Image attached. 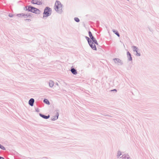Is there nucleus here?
I'll use <instances>...</instances> for the list:
<instances>
[{
	"mask_svg": "<svg viewBox=\"0 0 159 159\" xmlns=\"http://www.w3.org/2000/svg\"><path fill=\"white\" fill-rule=\"evenodd\" d=\"M54 9L57 13H61L63 11V5L60 2L57 1L55 3Z\"/></svg>",
	"mask_w": 159,
	"mask_h": 159,
	"instance_id": "nucleus-1",
	"label": "nucleus"
},
{
	"mask_svg": "<svg viewBox=\"0 0 159 159\" xmlns=\"http://www.w3.org/2000/svg\"><path fill=\"white\" fill-rule=\"evenodd\" d=\"M51 9L48 7L45 8L43 13V16L47 17L50 16L51 14Z\"/></svg>",
	"mask_w": 159,
	"mask_h": 159,
	"instance_id": "nucleus-2",
	"label": "nucleus"
},
{
	"mask_svg": "<svg viewBox=\"0 0 159 159\" xmlns=\"http://www.w3.org/2000/svg\"><path fill=\"white\" fill-rule=\"evenodd\" d=\"M29 11L35 13L36 14H39L40 12V11L36 8L29 6L28 7L27 9Z\"/></svg>",
	"mask_w": 159,
	"mask_h": 159,
	"instance_id": "nucleus-3",
	"label": "nucleus"
},
{
	"mask_svg": "<svg viewBox=\"0 0 159 159\" xmlns=\"http://www.w3.org/2000/svg\"><path fill=\"white\" fill-rule=\"evenodd\" d=\"M89 43L93 49L95 50H97V48L95 45V44H96L94 42H93L92 41H90V42H89Z\"/></svg>",
	"mask_w": 159,
	"mask_h": 159,
	"instance_id": "nucleus-4",
	"label": "nucleus"
},
{
	"mask_svg": "<svg viewBox=\"0 0 159 159\" xmlns=\"http://www.w3.org/2000/svg\"><path fill=\"white\" fill-rule=\"evenodd\" d=\"M31 2L34 4H36L37 5H41L42 4V2L40 0H33Z\"/></svg>",
	"mask_w": 159,
	"mask_h": 159,
	"instance_id": "nucleus-5",
	"label": "nucleus"
},
{
	"mask_svg": "<svg viewBox=\"0 0 159 159\" xmlns=\"http://www.w3.org/2000/svg\"><path fill=\"white\" fill-rule=\"evenodd\" d=\"M34 100L33 98H31L30 99V100L29 101V104L31 105V106H33L34 103Z\"/></svg>",
	"mask_w": 159,
	"mask_h": 159,
	"instance_id": "nucleus-6",
	"label": "nucleus"
},
{
	"mask_svg": "<svg viewBox=\"0 0 159 159\" xmlns=\"http://www.w3.org/2000/svg\"><path fill=\"white\" fill-rule=\"evenodd\" d=\"M17 16L19 17L22 18L23 16H27V15H25L23 13H22L17 14Z\"/></svg>",
	"mask_w": 159,
	"mask_h": 159,
	"instance_id": "nucleus-7",
	"label": "nucleus"
},
{
	"mask_svg": "<svg viewBox=\"0 0 159 159\" xmlns=\"http://www.w3.org/2000/svg\"><path fill=\"white\" fill-rule=\"evenodd\" d=\"M40 115L41 116L46 119H48L50 117V116L49 115L48 116H46L41 114H40Z\"/></svg>",
	"mask_w": 159,
	"mask_h": 159,
	"instance_id": "nucleus-8",
	"label": "nucleus"
},
{
	"mask_svg": "<svg viewBox=\"0 0 159 159\" xmlns=\"http://www.w3.org/2000/svg\"><path fill=\"white\" fill-rule=\"evenodd\" d=\"M127 55L128 56H129V60L130 61H131L132 60V58L131 57V55L130 53L129 52H127Z\"/></svg>",
	"mask_w": 159,
	"mask_h": 159,
	"instance_id": "nucleus-9",
	"label": "nucleus"
},
{
	"mask_svg": "<svg viewBox=\"0 0 159 159\" xmlns=\"http://www.w3.org/2000/svg\"><path fill=\"white\" fill-rule=\"evenodd\" d=\"M71 72L74 74H76L77 73L76 70L74 68L72 69L71 70Z\"/></svg>",
	"mask_w": 159,
	"mask_h": 159,
	"instance_id": "nucleus-10",
	"label": "nucleus"
},
{
	"mask_svg": "<svg viewBox=\"0 0 159 159\" xmlns=\"http://www.w3.org/2000/svg\"><path fill=\"white\" fill-rule=\"evenodd\" d=\"M90 38L92 39V41H93V42H94L97 45L98 44L97 40L96 39H95L94 38V37H92L91 38Z\"/></svg>",
	"mask_w": 159,
	"mask_h": 159,
	"instance_id": "nucleus-11",
	"label": "nucleus"
},
{
	"mask_svg": "<svg viewBox=\"0 0 159 159\" xmlns=\"http://www.w3.org/2000/svg\"><path fill=\"white\" fill-rule=\"evenodd\" d=\"M133 50L134 51H135L136 52H137V51H138V48L135 46L133 47Z\"/></svg>",
	"mask_w": 159,
	"mask_h": 159,
	"instance_id": "nucleus-12",
	"label": "nucleus"
},
{
	"mask_svg": "<svg viewBox=\"0 0 159 159\" xmlns=\"http://www.w3.org/2000/svg\"><path fill=\"white\" fill-rule=\"evenodd\" d=\"M113 31L115 34L116 35H117L119 37L120 36V35L117 31H115V30H113Z\"/></svg>",
	"mask_w": 159,
	"mask_h": 159,
	"instance_id": "nucleus-13",
	"label": "nucleus"
},
{
	"mask_svg": "<svg viewBox=\"0 0 159 159\" xmlns=\"http://www.w3.org/2000/svg\"><path fill=\"white\" fill-rule=\"evenodd\" d=\"M44 102L47 104H49V101H48V100L47 99H45L44 100Z\"/></svg>",
	"mask_w": 159,
	"mask_h": 159,
	"instance_id": "nucleus-14",
	"label": "nucleus"
},
{
	"mask_svg": "<svg viewBox=\"0 0 159 159\" xmlns=\"http://www.w3.org/2000/svg\"><path fill=\"white\" fill-rule=\"evenodd\" d=\"M114 61L115 62H120V59L117 58H115L114 60Z\"/></svg>",
	"mask_w": 159,
	"mask_h": 159,
	"instance_id": "nucleus-15",
	"label": "nucleus"
},
{
	"mask_svg": "<svg viewBox=\"0 0 159 159\" xmlns=\"http://www.w3.org/2000/svg\"><path fill=\"white\" fill-rule=\"evenodd\" d=\"M74 19L77 22H79L80 21V20L77 17H75Z\"/></svg>",
	"mask_w": 159,
	"mask_h": 159,
	"instance_id": "nucleus-16",
	"label": "nucleus"
},
{
	"mask_svg": "<svg viewBox=\"0 0 159 159\" xmlns=\"http://www.w3.org/2000/svg\"><path fill=\"white\" fill-rule=\"evenodd\" d=\"M89 35L90 37L91 38L92 37H93L92 35V34L90 31H89Z\"/></svg>",
	"mask_w": 159,
	"mask_h": 159,
	"instance_id": "nucleus-17",
	"label": "nucleus"
},
{
	"mask_svg": "<svg viewBox=\"0 0 159 159\" xmlns=\"http://www.w3.org/2000/svg\"><path fill=\"white\" fill-rule=\"evenodd\" d=\"M0 148H1L2 149H3V150H5V148L4 147V146L1 145L0 144Z\"/></svg>",
	"mask_w": 159,
	"mask_h": 159,
	"instance_id": "nucleus-18",
	"label": "nucleus"
},
{
	"mask_svg": "<svg viewBox=\"0 0 159 159\" xmlns=\"http://www.w3.org/2000/svg\"><path fill=\"white\" fill-rule=\"evenodd\" d=\"M136 52V55L137 56H140V53L138 52V51H137V52Z\"/></svg>",
	"mask_w": 159,
	"mask_h": 159,
	"instance_id": "nucleus-19",
	"label": "nucleus"
},
{
	"mask_svg": "<svg viewBox=\"0 0 159 159\" xmlns=\"http://www.w3.org/2000/svg\"><path fill=\"white\" fill-rule=\"evenodd\" d=\"M49 85L50 86H53V82H51L50 83H49Z\"/></svg>",
	"mask_w": 159,
	"mask_h": 159,
	"instance_id": "nucleus-20",
	"label": "nucleus"
},
{
	"mask_svg": "<svg viewBox=\"0 0 159 159\" xmlns=\"http://www.w3.org/2000/svg\"><path fill=\"white\" fill-rule=\"evenodd\" d=\"M86 39L87 40L88 43H89V42H90V41H89V39L88 37H86Z\"/></svg>",
	"mask_w": 159,
	"mask_h": 159,
	"instance_id": "nucleus-21",
	"label": "nucleus"
},
{
	"mask_svg": "<svg viewBox=\"0 0 159 159\" xmlns=\"http://www.w3.org/2000/svg\"><path fill=\"white\" fill-rule=\"evenodd\" d=\"M27 16H23L22 18H24V19H25V18H27Z\"/></svg>",
	"mask_w": 159,
	"mask_h": 159,
	"instance_id": "nucleus-22",
	"label": "nucleus"
},
{
	"mask_svg": "<svg viewBox=\"0 0 159 159\" xmlns=\"http://www.w3.org/2000/svg\"><path fill=\"white\" fill-rule=\"evenodd\" d=\"M0 159H4L3 157H0Z\"/></svg>",
	"mask_w": 159,
	"mask_h": 159,
	"instance_id": "nucleus-23",
	"label": "nucleus"
},
{
	"mask_svg": "<svg viewBox=\"0 0 159 159\" xmlns=\"http://www.w3.org/2000/svg\"><path fill=\"white\" fill-rule=\"evenodd\" d=\"M57 118H58V116L57 117H56L55 119H57Z\"/></svg>",
	"mask_w": 159,
	"mask_h": 159,
	"instance_id": "nucleus-24",
	"label": "nucleus"
},
{
	"mask_svg": "<svg viewBox=\"0 0 159 159\" xmlns=\"http://www.w3.org/2000/svg\"><path fill=\"white\" fill-rule=\"evenodd\" d=\"M113 91H116V89H114Z\"/></svg>",
	"mask_w": 159,
	"mask_h": 159,
	"instance_id": "nucleus-25",
	"label": "nucleus"
}]
</instances>
